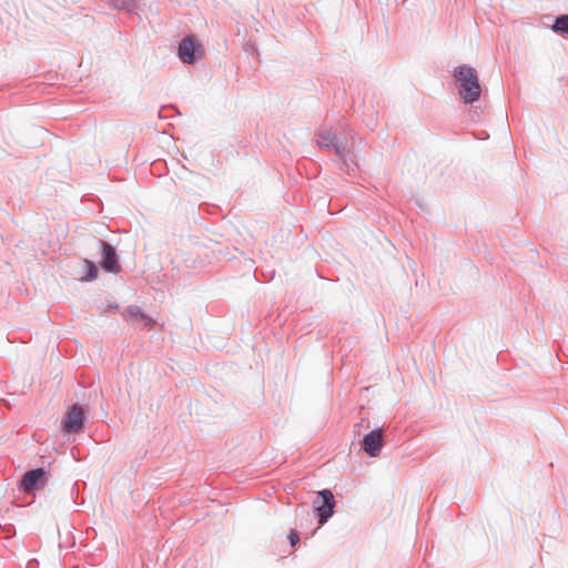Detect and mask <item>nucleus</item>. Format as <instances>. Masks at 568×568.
Wrapping results in <instances>:
<instances>
[{"label": "nucleus", "mask_w": 568, "mask_h": 568, "mask_svg": "<svg viewBox=\"0 0 568 568\" xmlns=\"http://www.w3.org/2000/svg\"><path fill=\"white\" fill-rule=\"evenodd\" d=\"M458 83V93L465 103H473L478 100L481 87L474 68L462 65L455 71Z\"/></svg>", "instance_id": "obj_1"}, {"label": "nucleus", "mask_w": 568, "mask_h": 568, "mask_svg": "<svg viewBox=\"0 0 568 568\" xmlns=\"http://www.w3.org/2000/svg\"><path fill=\"white\" fill-rule=\"evenodd\" d=\"M49 476L43 468L27 471L20 483V488L28 494L42 489L48 483Z\"/></svg>", "instance_id": "obj_2"}, {"label": "nucleus", "mask_w": 568, "mask_h": 568, "mask_svg": "<svg viewBox=\"0 0 568 568\" xmlns=\"http://www.w3.org/2000/svg\"><path fill=\"white\" fill-rule=\"evenodd\" d=\"M314 505L320 518V525H323L334 513L335 500L333 493L328 489L320 491L317 499L314 500Z\"/></svg>", "instance_id": "obj_3"}, {"label": "nucleus", "mask_w": 568, "mask_h": 568, "mask_svg": "<svg viewBox=\"0 0 568 568\" xmlns=\"http://www.w3.org/2000/svg\"><path fill=\"white\" fill-rule=\"evenodd\" d=\"M203 52L202 44L194 37L184 38L179 45V57L184 63H193Z\"/></svg>", "instance_id": "obj_4"}, {"label": "nucleus", "mask_w": 568, "mask_h": 568, "mask_svg": "<svg viewBox=\"0 0 568 568\" xmlns=\"http://www.w3.org/2000/svg\"><path fill=\"white\" fill-rule=\"evenodd\" d=\"M63 429L68 433H79L83 427V409L79 405H73L65 414L62 422Z\"/></svg>", "instance_id": "obj_5"}, {"label": "nucleus", "mask_w": 568, "mask_h": 568, "mask_svg": "<svg viewBox=\"0 0 568 568\" xmlns=\"http://www.w3.org/2000/svg\"><path fill=\"white\" fill-rule=\"evenodd\" d=\"M383 447L382 429H375L368 433L362 442V448L372 457L379 455Z\"/></svg>", "instance_id": "obj_6"}, {"label": "nucleus", "mask_w": 568, "mask_h": 568, "mask_svg": "<svg viewBox=\"0 0 568 568\" xmlns=\"http://www.w3.org/2000/svg\"><path fill=\"white\" fill-rule=\"evenodd\" d=\"M100 243H101L102 252H103V258L101 261V266L106 272L118 273L120 271V265L118 263V258H116L114 248L110 244H108L103 241H101Z\"/></svg>", "instance_id": "obj_7"}, {"label": "nucleus", "mask_w": 568, "mask_h": 568, "mask_svg": "<svg viewBox=\"0 0 568 568\" xmlns=\"http://www.w3.org/2000/svg\"><path fill=\"white\" fill-rule=\"evenodd\" d=\"M317 145L326 149L333 148L339 156H343L346 152L345 145L336 143L335 136L329 131H324L318 134Z\"/></svg>", "instance_id": "obj_8"}, {"label": "nucleus", "mask_w": 568, "mask_h": 568, "mask_svg": "<svg viewBox=\"0 0 568 568\" xmlns=\"http://www.w3.org/2000/svg\"><path fill=\"white\" fill-rule=\"evenodd\" d=\"M552 30L555 32L568 33V14L558 17L552 26Z\"/></svg>", "instance_id": "obj_9"}, {"label": "nucleus", "mask_w": 568, "mask_h": 568, "mask_svg": "<svg viewBox=\"0 0 568 568\" xmlns=\"http://www.w3.org/2000/svg\"><path fill=\"white\" fill-rule=\"evenodd\" d=\"M87 268L89 270V274L87 276V280L91 281L94 280L98 275V268L95 264L89 260L84 261Z\"/></svg>", "instance_id": "obj_10"}, {"label": "nucleus", "mask_w": 568, "mask_h": 568, "mask_svg": "<svg viewBox=\"0 0 568 568\" xmlns=\"http://www.w3.org/2000/svg\"><path fill=\"white\" fill-rule=\"evenodd\" d=\"M288 539L292 546H295L300 541V536L296 530H291Z\"/></svg>", "instance_id": "obj_11"}, {"label": "nucleus", "mask_w": 568, "mask_h": 568, "mask_svg": "<svg viewBox=\"0 0 568 568\" xmlns=\"http://www.w3.org/2000/svg\"><path fill=\"white\" fill-rule=\"evenodd\" d=\"M129 312L131 315H134V316L139 315V311L136 308H130Z\"/></svg>", "instance_id": "obj_12"}]
</instances>
